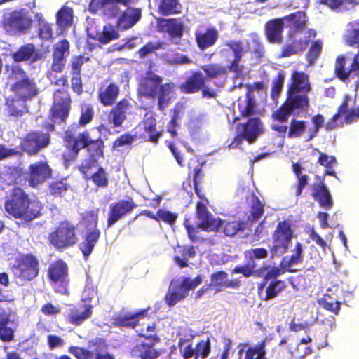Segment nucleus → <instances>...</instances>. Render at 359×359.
I'll return each mask as SVG.
<instances>
[{
	"mask_svg": "<svg viewBox=\"0 0 359 359\" xmlns=\"http://www.w3.org/2000/svg\"><path fill=\"white\" fill-rule=\"evenodd\" d=\"M119 3L114 0H91L89 4V10L93 13H96L99 10H102L103 15L108 18H117L121 15Z\"/></svg>",
	"mask_w": 359,
	"mask_h": 359,
	"instance_id": "nucleus-24",
	"label": "nucleus"
},
{
	"mask_svg": "<svg viewBox=\"0 0 359 359\" xmlns=\"http://www.w3.org/2000/svg\"><path fill=\"white\" fill-rule=\"evenodd\" d=\"M265 287V295L262 299L269 301L276 297L286 287V283L283 280L275 279Z\"/></svg>",
	"mask_w": 359,
	"mask_h": 359,
	"instance_id": "nucleus-48",
	"label": "nucleus"
},
{
	"mask_svg": "<svg viewBox=\"0 0 359 359\" xmlns=\"http://www.w3.org/2000/svg\"><path fill=\"white\" fill-rule=\"evenodd\" d=\"M317 32L309 29L305 32V39L298 38L297 34H287V42L282 47L280 57H288L304 51L310 41L316 38Z\"/></svg>",
	"mask_w": 359,
	"mask_h": 359,
	"instance_id": "nucleus-14",
	"label": "nucleus"
},
{
	"mask_svg": "<svg viewBox=\"0 0 359 359\" xmlns=\"http://www.w3.org/2000/svg\"><path fill=\"white\" fill-rule=\"evenodd\" d=\"M11 270L17 280L22 283L30 282L39 276V261L32 253L21 254L15 258Z\"/></svg>",
	"mask_w": 359,
	"mask_h": 359,
	"instance_id": "nucleus-8",
	"label": "nucleus"
},
{
	"mask_svg": "<svg viewBox=\"0 0 359 359\" xmlns=\"http://www.w3.org/2000/svg\"><path fill=\"white\" fill-rule=\"evenodd\" d=\"M98 212L99 209L95 208L85 211L83 213L80 215V223L87 231L98 229Z\"/></svg>",
	"mask_w": 359,
	"mask_h": 359,
	"instance_id": "nucleus-47",
	"label": "nucleus"
},
{
	"mask_svg": "<svg viewBox=\"0 0 359 359\" xmlns=\"http://www.w3.org/2000/svg\"><path fill=\"white\" fill-rule=\"evenodd\" d=\"M143 135L147 137L146 141L158 144L159 138L163 135V131L156 129V120L154 116L145 117L142 121Z\"/></svg>",
	"mask_w": 359,
	"mask_h": 359,
	"instance_id": "nucleus-34",
	"label": "nucleus"
},
{
	"mask_svg": "<svg viewBox=\"0 0 359 359\" xmlns=\"http://www.w3.org/2000/svg\"><path fill=\"white\" fill-rule=\"evenodd\" d=\"M311 90L309 76L304 72L294 71L292 73L287 91L290 93H307Z\"/></svg>",
	"mask_w": 359,
	"mask_h": 359,
	"instance_id": "nucleus-25",
	"label": "nucleus"
},
{
	"mask_svg": "<svg viewBox=\"0 0 359 359\" xmlns=\"http://www.w3.org/2000/svg\"><path fill=\"white\" fill-rule=\"evenodd\" d=\"M238 109L242 118H248L257 114V104L255 95L246 93L245 97L238 99Z\"/></svg>",
	"mask_w": 359,
	"mask_h": 359,
	"instance_id": "nucleus-33",
	"label": "nucleus"
},
{
	"mask_svg": "<svg viewBox=\"0 0 359 359\" xmlns=\"http://www.w3.org/2000/svg\"><path fill=\"white\" fill-rule=\"evenodd\" d=\"M163 78L154 73H150L139 83L137 96L154 100L157 99L158 109L163 111L170 105L176 85L170 81L162 83Z\"/></svg>",
	"mask_w": 359,
	"mask_h": 359,
	"instance_id": "nucleus-2",
	"label": "nucleus"
},
{
	"mask_svg": "<svg viewBox=\"0 0 359 359\" xmlns=\"http://www.w3.org/2000/svg\"><path fill=\"white\" fill-rule=\"evenodd\" d=\"M307 128L306 121L292 118L288 126L287 137L298 138L302 137Z\"/></svg>",
	"mask_w": 359,
	"mask_h": 359,
	"instance_id": "nucleus-50",
	"label": "nucleus"
},
{
	"mask_svg": "<svg viewBox=\"0 0 359 359\" xmlns=\"http://www.w3.org/2000/svg\"><path fill=\"white\" fill-rule=\"evenodd\" d=\"M43 127L46 129V132L32 130L21 138L19 148L22 152L29 156H36L50 144V133L55 131V126L53 123L45 122Z\"/></svg>",
	"mask_w": 359,
	"mask_h": 359,
	"instance_id": "nucleus-6",
	"label": "nucleus"
},
{
	"mask_svg": "<svg viewBox=\"0 0 359 359\" xmlns=\"http://www.w3.org/2000/svg\"><path fill=\"white\" fill-rule=\"evenodd\" d=\"M185 291L180 289L176 284L171 283L170 288L165 296V302L169 307L174 306L179 302L183 300L186 297Z\"/></svg>",
	"mask_w": 359,
	"mask_h": 359,
	"instance_id": "nucleus-45",
	"label": "nucleus"
},
{
	"mask_svg": "<svg viewBox=\"0 0 359 359\" xmlns=\"http://www.w3.org/2000/svg\"><path fill=\"white\" fill-rule=\"evenodd\" d=\"M20 71L24 76L11 86V90L23 101L32 100L38 93L36 83L25 75L24 70Z\"/></svg>",
	"mask_w": 359,
	"mask_h": 359,
	"instance_id": "nucleus-19",
	"label": "nucleus"
},
{
	"mask_svg": "<svg viewBox=\"0 0 359 359\" xmlns=\"http://www.w3.org/2000/svg\"><path fill=\"white\" fill-rule=\"evenodd\" d=\"M303 247L301 243L297 242L293 249V253L290 257L285 256L280 263L281 268L290 273L297 272V269L292 268L293 265L299 264L303 261Z\"/></svg>",
	"mask_w": 359,
	"mask_h": 359,
	"instance_id": "nucleus-31",
	"label": "nucleus"
},
{
	"mask_svg": "<svg viewBox=\"0 0 359 359\" xmlns=\"http://www.w3.org/2000/svg\"><path fill=\"white\" fill-rule=\"evenodd\" d=\"M69 54V43L67 39L59 41L54 46L53 53L52 70L61 72L65 65V57Z\"/></svg>",
	"mask_w": 359,
	"mask_h": 359,
	"instance_id": "nucleus-23",
	"label": "nucleus"
},
{
	"mask_svg": "<svg viewBox=\"0 0 359 359\" xmlns=\"http://www.w3.org/2000/svg\"><path fill=\"white\" fill-rule=\"evenodd\" d=\"M323 43L322 40L318 39L313 41L306 55V61L309 65H313L320 57L323 50Z\"/></svg>",
	"mask_w": 359,
	"mask_h": 359,
	"instance_id": "nucleus-56",
	"label": "nucleus"
},
{
	"mask_svg": "<svg viewBox=\"0 0 359 359\" xmlns=\"http://www.w3.org/2000/svg\"><path fill=\"white\" fill-rule=\"evenodd\" d=\"M119 93L118 85L113 82L100 87L97 93V100L104 107L113 106L108 113L107 121L114 128L123 125L133 107L131 102L126 98L116 102Z\"/></svg>",
	"mask_w": 359,
	"mask_h": 359,
	"instance_id": "nucleus-3",
	"label": "nucleus"
},
{
	"mask_svg": "<svg viewBox=\"0 0 359 359\" xmlns=\"http://www.w3.org/2000/svg\"><path fill=\"white\" fill-rule=\"evenodd\" d=\"M306 94L287 91L286 100L272 113L273 120L279 123H286L294 110L307 111L309 107V101Z\"/></svg>",
	"mask_w": 359,
	"mask_h": 359,
	"instance_id": "nucleus-7",
	"label": "nucleus"
},
{
	"mask_svg": "<svg viewBox=\"0 0 359 359\" xmlns=\"http://www.w3.org/2000/svg\"><path fill=\"white\" fill-rule=\"evenodd\" d=\"M266 339L262 340L256 345L247 346L244 351L243 359H266Z\"/></svg>",
	"mask_w": 359,
	"mask_h": 359,
	"instance_id": "nucleus-44",
	"label": "nucleus"
},
{
	"mask_svg": "<svg viewBox=\"0 0 359 359\" xmlns=\"http://www.w3.org/2000/svg\"><path fill=\"white\" fill-rule=\"evenodd\" d=\"M316 182L311 186V196L320 207L330 210L333 205L332 195L325 183L324 177L316 176Z\"/></svg>",
	"mask_w": 359,
	"mask_h": 359,
	"instance_id": "nucleus-20",
	"label": "nucleus"
},
{
	"mask_svg": "<svg viewBox=\"0 0 359 359\" xmlns=\"http://www.w3.org/2000/svg\"><path fill=\"white\" fill-rule=\"evenodd\" d=\"M284 82L285 74L283 71H280L272 81L271 97L273 100H276L280 96L283 88Z\"/></svg>",
	"mask_w": 359,
	"mask_h": 359,
	"instance_id": "nucleus-58",
	"label": "nucleus"
},
{
	"mask_svg": "<svg viewBox=\"0 0 359 359\" xmlns=\"http://www.w3.org/2000/svg\"><path fill=\"white\" fill-rule=\"evenodd\" d=\"M344 39L347 45L359 48V19L348 23Z\"/></svg>",
	"mask_w": 359,
	"mask_h": 359,
	"instance_id": "nucleus-43",
	"label": "nucleus"
},
{
	"mask_svg": "<svg viewBox=\"0 0 359 359\" xmlns=\"http://www.w3.org/2000/svg\"><path fill=\"white\" fill-rule=\"evenodd\" d=\"M236 135L228 145L229 149L240 148L243 140L248 143H254L263 133L262 123L259 118H249L245 123H238L236 128Z\"/></svg>",
	"mask_w": 359,
	"mask_h": 359,
	"instance_id": "nucleus-9",
	"label": "nucleus"
},
{
	"mask_svg": "<svg viewBox=\"0 0 359 359\" xmlns=\"http://www.w3.org/2000/svg\"><path fill=\"white\" fill-rule=\"evenodd\" d=\"M228 273L224 271H219L212 273L210 276V287H215L216 292H221L226 287Z\"/></svg>",
	"mask_w": 359,
	"mask_h": 359,
	"instance_id": "nucleus-55",
	"label": "nucleus"
},
{
	"mask_svg": "<svg viewBox=\"0 0 359 359\" xmlns=\"http://www.w3.org/2000/svg\"><path fill=\"white\" fill-rule=\"evenodd\" d=\"M48 278L51 283L66 287L69 282L67 263L61 259L51 263L48 269Z\"/></svg>",
	"mask_w": 359,
	"mask_h": 359,
	"instance_id": "nucleus-21",
	"label": "nucleus"
},
{
	"mask_svg": "<svg viewBox=\"0 0 359 359\" xmlns=\"http://www.w3.org/2000/svg\"><path fill=\"white\" fill-rule=\"evenodd\" d=\"M182 8L179 0H160L157 11L161 15L168 16L181 13Z\"/></svg>",
	"mask_w": 359,
	"mask_h": 359,
	"instance_id": "nucleus-41",
	"label": "nucleus"
},
{
	"mask_svg": "<svg viewBox=\"0 0 359 359\" xmlns=\"http://www.w3.org/2000/svg\"><path fill=\"white\" fill-rule=\"evenodd\" d=\"M47 240L59 252L73 248L79 241L76 226L69 220H62L48 233Z\"/></svg>",
	"mask_w": 359,
	"mask_h": 359,
	"instance_id": "nucleus-5",
	"label": "nucleus"
},
{
	"mask_svg": "<svg viewBox=\"0 0 359 359\" xmlns=\"http://www.w3.org/2000/svg\"><path fill=\"white\" fill-rule=\"evenodd\" d=\"M80 115L77 123H71L63 134V141L66 147L70 150L68 156L63 154L66 161H74L79 151L83 148L92 147L95 154L102 155L104 142L100 137L92 139L88 130H86L77 134L81 128H85L90 123L95 117L94 107L91 104L83 103L80 105Z\"/></svg>",
	"mask_w": 359,
	"mask_h": 359,
	"instance_id": "nucleus-1",
	"label": "nucleus"
},
{
	"mask_svg": "<svg viewBox=\"0 0 359 359\" xmlns=\"http://www.w3.org/2000/svg\"><path fill=\"white\" fill-rule=\"evenodd\" d=\"M101 236L99 229L87 231L83 237V241L79 245V249L81 251L85 259H87L93 252Z\"/></svg>",
	"mask_w": 359,
	"mask_h": 359,
	"instance_id": "nucleus-27",
	"label": "nucleus"
},
{
	"mask_svg": "<svg viewBox=\"0 0 359 359\" xmlns=\"http://www.w3.org/2000/svg\"><path fill=\"white\" fill-rule=\"evenodd\" d=\"M139 215L147 216L158 222H163L170 226L173 225L178 218V214L170 212L165 209H158L156 214H154L149 210H142Z\"/></svg>",
	"mask_w": 359,
	"mask_h": 359,
	"instance_id": "nucleus-35",
	"label": "nucleus"
},
{
	"mask_svg": "<svg viewBox=\"0 0 359 359\" xmlns=\"http://www.w3.org/2000/svg\"><path fill=\"white\" fill-rule=\"evenodd\" d=\"M131 354L133 357L140 359H156L160 356L161 352L151 347V345L141 342L132 348Z\"/></svg>",
	"mask_w": 359,
	"mask_h": 359,
	"instance_id": "nucleus-37",
	"label": "nucleus"
},
{
	"mask_svg": "<svg viewBox=\"0 0 359 359\" xmlns=\"http://www.w3.org/2000/svg\"><path fill=\"white\" fill-rule=\"evenodd\" d=\"M243 254L245 260L255 261V259H263L267 258L269 252L264 248H255L245 250Z\"/></svg>",
	"mask_w": 359,
	"mask_h": 359,
	"instance_id": "nucleus-62",
	"label": "nucleus"
},
{
	"mask_svg": "<svg viewBox=\"0 0 359 359\" xmlns=\"http://www.w3.org/2000/svg\"><path fill=\"white\" fill-rule=\"evenodd\" d=\"M34 19L37 25L38 37L44 41L51 40L53 35L52 24L45 20L41 13H34Z\"/></svg>",
	"mask_w": 359,
	"mask_h": 359,
	"instance_id": "nucleus-38",
	"label": "nucleus"
},
{
	"mask_svg": "<svg viewBox=\"0 0 359 359\" xmlns=\"http://www.w3.org/2000/svg\"><path fill=\"white\" fill-rule=\"evenodd\" d=\"M219 37L217 30L214 27L207 28L204 32H195L196 43L201 50L213 46Z\"/></svg>",
	"mask_w": 359,
	"mask_h": 359,
	"instance_id": "nucleus-30",
	"label": "nucleus"
},
{
	"mask_svg": "<svg viewBox=\"0 0 359 359\" xmlns=\"http://www.w3.org/2000/svg\"><path fill=\"white\" fill-rule=\"evenodd\" d=\"M194 348L195 359H205L209 355L211 350L210 339L199 341Z\"/></svg>",
	"mask_w": 359,
	"mask_h": 359,
	"instance_id": "nucleus-60",
	"label": "nucleus"
},
{
	"mask_svg": "<svg viewBox=\"0 0 359 359\" xmlns=\"http://www.w3.org/2000/svg\"><path fill=\"white\" fill-rule=\"evenodd\" d=\"M88 180H91L97 188H107L109 184L108 175L102 166H98Z\"/></svg>",
	"mask_w": 359,
	"mask_h": 359,
	"instance_id": "nucleus-53",
	"label": "nucleus"
},
{
	"mask_svg": "<svg viewBox=\"0 0 359 359\" xmlns=\"http://www.w3.org/2000/svg\"><path fill=\"white\" fill-rule=\"evenodd\" d=\"M25 102L19 97L18 99L7 98L6 100V105L9 116L13 117L22 116L27 111Z\"/></svg>",
	"mask_w": 359,
	"mask_h": 359,
	"instance_id": "nucleus-46",
	"label": "nucleus"
},
{
	"mask_svg": "<svg viewBox=\"0 0 359 359\" xmlns=\"http://www.w3.org/2000/svg\"><path fill=\"white\" fill-rule=\"evenodd\" d=\"M57 23L60 27H67L72 22V9L68 7L60 8L57 13Z\"/></svg>",
	"mask_w": 359,
	"mask_h": 359,
	"instance_id": "nucleus-61",
	"label": "nucleus"
},
{
	"mask_svg": "<svg viewBox=\"0 0 359 359\" xmlns=\"http://www.w3.org/2000/svg\"><path fill=\"white\" fill-rule=\"evenodd\" d=\"M137 207V205L132 198L127 200L121 199L111 203L109 206L107 212V228H111L118 221L130 215Z\"/></svg>",
	"mask_w": 359,
	"mask_h": 359,
	"instance_id": "nucleus-16",
	"label": "nucleus"
},
{
	"mask_svg": "<svg viewBox=\"0 0 359 359\" xmlns=\"http://www.w3.org/2000/svg\"><path fill=\"white\" fill-rule=\"evenodd\" d=\"M72 99L66 90H55L49 118L53 122L65 123L72 109Z\"/></svg>",
	"mask_w": 359,
	"mask_h": 359,
	"instance_id": "nucleus-13",
	"label": "nucleus"
},
{
	"mask_svg": "<svg viewBox=\"0 0 359 359\" xmlns=\"http://www.w3.org/2000/svg\"><path fill=\"white\" fill-rule=\"evenodd\" d=\"M281 18L285 27L290 29L288 33L293 34L301 33L306 25V15L302 11H297Z\"/></svg>",
	"mask_w": 359,
	"mask_h": 359,
	"instance_id": "nucleus-26",
	"label": "nucleus"
},
{
	"mask_svg": "<svg viewBox=\"0 0 359 359\" xmlns=\"http://www.w3.org/2000/svg\"><path fill=\"white\" fill-rule=\"evenodd\" d=\"M318 304L321 307L334 314H338L341 309V303L332 299L330 295L325 294L318 300Z\"/></svg>",
	"mask_w": 359,
	"mask_h": 359,
	"instance_id": "nucleus-57",
	"label": "nucleus"
},
{
	"mask_svg": "<svg viewBox=\"0 0 359 359\" xmlns=\"http://www.w3.org/2000/svg\"><path fill=\"white\" fill-rule=\"evenodd\" d=\"M4 208L15 219L31 222L41 215L42 205L39 201L30 198L22 188L14 187Z\"/></svg>",
	"mask_w": 359,
	"mask_h": 359,
	"instance_id": "nucleus-4",
	"label": "nucleus"
},
{
	"mask_svg": "<svg viewBox=\"0 0 359 359\" xmlns=\"http://www.w3.org/2000/svg\"><path fill=\"white\" fill-rule=\"evenodd\" d=\"M247 222L244 220L225 221L222 219L219 230L222 229L226 236L233 237L238 233L245 230Z\"/></svg>",
	"mask_w": 359,
	"mask_h": 359,
	"instance_id": "nucleus-40",
	"label": "nucleus"
},
{
	"mask_svg": "<svg viewBox=\"0 0 359 359\" xmlns=\"http://www.w3.org/2000/svg\"><path fill=\"white\" fill-rule=\"evenodd\" d=\"M208 201H199L196 204V217L200 220L199 226L204 231L219 232L222 224V219L212 217L208 211Z\"/></svg>",
	"mask_w": 359,
	"mask_h": 359,
	"instance_id": "nucleus-17",
	"label": "nucleus"
},
{
	"mask_svg": "<svg viewBox=\"0 0 359 359\" xmlns=\"http://www.w3.org/2000/svg\"><path fill=\"white\" fill-rule=\"evenodd\" d=\"M53 170L46 161L39 160L31 163L26 172L29 187L36 188L52 177Z\"/></svg>",
	"mask_w": 359,
	"mask_h": 359,
	"instance_id": "nucleus-15",
	"label": "nucleus"
},
{
	"mask_svg": "<svg viewBox=\"0 0 359 359\" xmlns=\"http://www.w3.org/2000/svg\"><path fill=\"white\" fill-rule=\"evenodd\" d=\"M272 238L273 245L270 249L271 257L287 252L293 238L291 222L289 220L279 222Z\"/></svg>",
	"mask_w": 359,
	"mask_h": 359,
	"instance_id": "nucleus-11",
	"label": "nucleus"
},
{
	"mask_svg": "<svg viewBox=\"0 0 359 359\" xmlns=\"http://www.w3.org/2000/svg\"><path fill=\"white\" fill-rule=\"evenodd\" d=\"M12 58L15 62H21L27 60L34 62L39 59V56L34 44L27 43L21 46L16 52L13 53Z\"/></svg>",
	"mask_w": 359,
	"mask_h": 359,
	"instance_id": "nucleus-36",
	"label": "nucleus"
},
{
	"mask_svg": "<svg viewBox=\"0 0 359 359\" xmlns=\"http://www.w3.org/2000/svg\"><path fill=\"white\" fill-rule=\"evenodd\" d=\"M141 10L137 8H127L121 13L116 22L119 29H128L134 26L141 18Z\"/></svg>",
	"mask_w": 359,
	"mask_h": 359,
	"instance_id": "nucleus-29",
	"label": "nucleus"
},
{
	"mask_svg": "<svg viewBox=\"0 0 359 359\" xmlns=\"http://www.w3.org/2000/svg\"><path fill=\"white\" fill-rule=\"evenodd\" d=\"M262 269L266 271V273L264 276L262 281L259 284L257 290L258 293L261 295L262 292L265 288L267 280H275L278 276L283 273L285 271H284L281 267L279 268L278 266H271L269 264L264 265L262 267Z\"/></svg>",
	"mask_w": 359,
	"mask_h": 359,
	"instance_id": "nucleus-49",
	"label": "nucleus"
},
{
	"mask_svg": "<svg viewBox=\"0 0 359 359\" xmlns=\"http://www.w3.org/2000/svg\"><path fill=\"white\" fill-rule=\"evenodd\" d=\"M302 166L299 163H294L292 165V170L297 179L295 191L297 196H300L302 195L303 189L306 187L309 182V176L306 174L302 173Z\"/></svg>",
	"mask_w": 359,
	"mask_h": 359,
	"instance_id": "nucleus-51",
	"label": "nucleus"
},
{
	"mask_svg": "<svg viewBox=\"0 0 359 359\" xmlns=\"http://www.w3.org/2000/svg\"><path fill=\"white\" fill-rule=\"evenodd\" d=\"M285 27L282 18L269 20L265 24V32L268 41L273 43H281Z\"/></svg>",
	"mask_w": 359,
	"mask_h": 359,
	"instance_id": "nucleus-28",
	"label": "nucleus"
},
{
	"mask_svg": "<svg viewBox=\"0 0 359 359\" xmlns=\"http://www.w3.org/2000/svg\"><path fill=\"white\" fill-rule=\"evenodd\" d=\"M33 20L23 8L13 10L4 15L2 26L10 35H20L27 33Z\"/></svg>",
	"mask_w": 359,
	"mask_h": 359,
	"instance_id": "nucleus-10",
	"label": "nucleus"
},
{
	"mask_svg": "<svg viewBox=\"0 0 359 359\" xmlns=\"http://www.w3.org/2000/svg\"><path fill=\"white\" fill-rule=\"evenodd\" d=\"M69 188L65 180L53 181L48 186L49 194L54 198L62 197Z\"/></svg>",
	"mask_w": 359,
	"mask_h": 359,
	"instance_id": "nucleus-54",
	"label": "nucleus"
},
{
	"mask_svg": "<svg viewBox=\"0 0 359 359\" xmlns=\"http://www.w3.org/2000/svg\"><path fill=\"white\" fill-rule=\"evenodd\" d=\"M92 148L91 146L85 148L90 153V156L88 158L83 160L78 168L79 172L83 175L86 180H88V177L94 172L93 170L95 168L97 169V168L100 166L96 157L104 156V148H102V155L95 154V151L91 149Z\"/></svg>",
	"mask_w": 359,
	"mask_h": 359,
	"instance_id": "nucleus-32",
	"label": "nucleus"
},
{
	"mask_svg": "<svg viewBox=\"0 0 359 359\" xmlns=\"http://www.w3.org/2000/svg\"><path fill=\"white\" fill-rule=\"evenodd\" d=\"M90 61L89 57L83 55L74 56L70 62V74L81 75V67L86 62Z\"/></svg>",
	"mask_w": 359,
	"mask_h": 359,
	"instance_id": "nucleus-63",
	"label": "nucleus"
},
{
	"mask_svg": "<svg viewBox=\"0 0 359 359\" xmlns=\"http://www.w3.org/2000/svg\"><path fill=\"white\" fill-rule=\"evenodd\" d=\"M256 263L254 260H246V264L241 266H236L233 268L232 272L234 273H241L245 277L248 278L252 275H254L257 271L256 269Z\"/></svg>",
	"mask_w": 359,
	"mask_h": 359,
	"instance_id": "nucleus-64",
	"label": "nucleus"
},
{
	"mask_svg": "<svg viewBox=\"0 0 359 359\" xmlns=\"http://www.w3.org/2000/svg\"><path fill=\"white\" fill-rule=\"evenodd\" d=\"M346 57L344 55H339L336 59L334 73L338 79L341 81L347 79L351 72V67L346 70Z\"/></svg>",
	"mask_w": 359,
	"mask_h": 359,
	"instance_id": "nucleus-59",
	"label": "nucleus"
},
{
	"mask_svg": "<svg viewBox=\"0 0 359 359\" xmlns=\"http://www.w3.org/2000/svg\"><path fill=\"white\" fill-rule=\"evenodd\" d=\"M206 77L200 71H194L179 86L181 93L194 94L201 91L203 97L212 99L217 97V92L205 85Z\"/></svg>",
	"mask_w": 359,
	"mask_h": 359,
	"instance_id": "nucleus-12",
	"label": "nucleus"
},
{
	"mask_svg": "<svg viewBox=\"0 0 359 359\" xmlns=\"http://www.w3.org/2000/svg\"><path fill=\"white\" fill-rule=\"evenodd\" d=\"M93 314L91 298H82L79 303L70 309L67 316L68 321L74 325H80L83 321L90 318Z\"/></svg>",
	"mask_w": 359,
	"mask_h": 359,
	"instance_id": "nucleus-18",
	"label": "nucleus"
},
{
	"mask_svg": "<svg viewBox=\"0 0 359 359\" xmlns=\"http://www.w3.org/2000/svg\"><path fill=\"white\" fill-rule=\"evenodd\" d=\"M201 69L205 72L206 79H215L225 78L227 76V69L219 63H209L201 67Z\"/></svg>",
	"mask_w": 359,
	"mask_h": 359,
	"instance_id": "nucleus-42",
	"label": "nucleus"
},
{
	"mask_svg": "<svg viewBox=\"0 0 359 359\" xmlns=\"http://www.w3.org/2000/svg\"><path fill=\"white\" fill-rule=\"evenodd\" d=\"M264 212V204L257 196H254L250 208V214L248 216V222L251 224L255 223L262 217Z\"/></svg>",
	"mask_w": 359,
	"mask_h": 359,
	"instance_id": "nucleus-52",
	"label": "nucleus"
},
{
	"mask_svg": "<svg viewBox=\"0 0 359 359\" xmlns=\"http://www.w3.org/2000/svg\"><path fill=\"white\" fill-rule=\"evenodd\" d=\"M145 311L119 315L114 318L113 324L115 327L134 328L138 325V317L142 316Z\"/></svg>",
	"mask_w": 359,
	"mask_h": 359,
	"instance_id": "nucleus-39",
	"label": "nucleus"
},
{
	"mask_svg": "<svg viewBox=\"0 0 359 359\" xmlns=\"http://www.w3.org/2000/svg\"><path fill=\"white\" fill-rule=\"evenodd\" d=\"M158 27L161 32H166L172 39H180L184 32V22L182 18H159Z\"/></svg>",
	"mask_w": 359,
	"mask_h": 359,
	"instance_id": "nucleus-22",
	"label": "nucleus"
}]
</instances>
